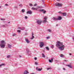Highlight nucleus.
<instances>
[{"instance_id":"10","label":"nucleus","mask_w":74,"mask_h":74,"mask_svg":"<svg viewBox=\"0 0 74 74\" xmlns=\"http://www.w3.org/2000/svg\"><path fill=\"white\" fill-rule=\"evenodd\" d=\"M25 41H26V42H27V43L28 44H29V43H30V41H29V40H28L27 39L25 38Z\"/></svg>"},{"instance_id":"13","label":"nucleus","mask_w":74,"mask_h":74,"mask_svg":"<svg viewBox=\"0 0 74 74\" xmlns=\"http://www.w3.org/2000/svg\"><path fill=\"white\" fill-rule=\"evenodd\" d=\"M52 19L54 21H58V18H56L55 17H53Z\"/></svg>"},{"instance_id":"56","label":"nucleus","mask_w":74,"mask_h":74,"mask_svg":"<svg viewBox=\"0 0 74 74\" xmlns=\"http://www.w3.org/2000/svg\"><path fill=\"white\" fill-rule=\"evenodd\" d=\"M29 52V50L27 51V52Z\"/></svg>"},{"instance_id":"64","label":"nucleus","mask_w":74,"mask_h":74,"mask_svg":"<svg viewBox=\"0 0 74 74\" xmlns=\"http://www.w3.org/2000/svg\"><path fill=\"white\" fill-rule=\"evenodd\" d=\"M0 8H1V6H0Z\"/></svg>"},{"instance_id":"44","label":"nucleus","mask_w":74,"mask_h":74,"mask_svg":"<svg viewBox=\"0 0 74 74\" xmlns=\"http://www.w3.org/2000/svg\"><path fill=\"white\" fill-rule=\"evenodd\" d=\"M42 2H44L45 1V0H42Z\"/></svg>"},{"instance_id":"47","label":"nucleus","mask_w":74,"mask_h":74,"mask_svg":"<svg viewBox=\"0 0 74 74\" xmlns=\"http://www.w3.org/2000/svg\"><path fill=\"white\" fill-rule=\"evenodd\" d=\"M2 27H5V25H2Z\"/></svg>"},{"instance_id":"38","label":"nucleus","mask_w":74,"mask_h":74,"mask_svg":"<svg viewBox=\"0 0 74 74\" xmlns=\"http://www.w3.org/2000/svg\"><path fill=\"white\" fill-rule=\"evenodd\" d=\"M37 3H35V4H34V6H37Z\"/></svg>"},{"instance_id":"53","label":"nucleus","mask_w":74,"mask_h":74,"mask_svg":"<svg viewBox=\"0 0 74 74\" xmlns=\"http://www.w3.org/2000/svg\"><path fill=\"white\" fill-rule=\"evenodd\" d=\"M5 19H3V21H5Z\"/></svg>"},{"instance_id":"25","label":"nucleus","mask_w":74,"mask_h":74,"mask_svg":"<svg viewBox=\"0 0 74 74\" xmlns=\"http://www.w3.org/2000/svg\"><path fill=\"white\" fill-rule=\"evenodd\" d=\"M46 49H47V50H48V51H49V47H46Z\"/></svg>"},{"instance_id":"63","label":"nucleus","mask_w":74,"mask_h":74,"mask_svg":"<svg viewBox=\"0 0 74 74\" xmlns=\"http://www.w3.org/2000/svg\"><path fill=\"white\" fill-rule=\"evenodd\" d=\"M25 35L27 34V33H25Z\"/></svg>"},{"instance_id":"6","label":"nucleus","mask_w":74,"mask_h":74,"mask_svg":"<svg viewBox=\"0 0 74 74\" xmlns=\"http://www.w3.org/2000/svg\"><path fill=\"white\" fill-rule=\"evenodd\" d=\"M41 22H42V21L41 20H38L37 21V23L38 25H41Z\"/></svg>"},{"instance_id":"45","label":"nucleus","mask_w":74,"mask_h":74,"mask_svg":"<svg viewBox=\"0 0 74 74\" xmlns=\"http://www.w3.org/2000/svg\"><path fill=\"white\" fill-rule=\"evenodd\" d=\"M5 5H6V6H8V4H5Z\"/></svg>"},{"instance_id":"52","label":"nucleus","mask_w":74,"mask_h":74,"mask_svg":"<svg viewBox=\"0 0 74 74\" xmlns=\"http://www.w3.org/2000/svg\"><path fill=\"white\" fill-rule=\"evenodd\" d=\"M3 70H7V69H4Z\"/></svg>"},{"instance_id":"37","label":"nucleus","mask_w":74,"mask_h":74,"mask_svg":"<svg viewBox=\"0 0 74 74\" xmlns=\"http://www.w3.org/2000/svg\"><path fill=\"white\" fill-rule=\"evenodd\" d=\"M46 38H47V39H49V36L47 37Z\"/></svg>"},{"instance_id":"18","label":"nucleus","mask_w":74,"mask_h":74,"mask_svg":"<svg viewBox=\"0 0 74 74\" xmlns=\"http://www.w3.org/2000/svg\"><path fill=\"white\" fill-rule=\"evenodd\" d=\"M47 22V21L46 20H44L42 21V23H46Z\"/></svg>"},{"instance_id":"46","label":"nucleus","mask_w":74,"mask_h":74,"mask_svg":"<svg viewBox=\"0 0 74 74\" xmlns=\"http://www.w3.org/2000/svg\"><path fill=\"white\" fill-rule=\"evenodd\" d=\"M0 20H1V21H3V19L2 18H1Z\"/></svg>"},{"instance_id":"17","label":"nucleus","mask_w":74,"mask_h":74,"mask_svg":"<svg viewBox=\"0 0 74 74\" xmlns=\"http://www.w3.org/2000/svg\"><path fill=\"white\" fill-rule=\"evenodd\" d=\"M62 14L63 16H66V15H67V14L66 13H62Z\"/></svg>"},{"instance_id":"22","label":"nucleus","mask_w":74,"mask_h":74,"mask_svg":"<svg viewBox=\"0 0 74 74\" xmlns=\"http://www.w3.org/2000/svg\"><path fill=\"white\" fill-rule=\"evenodd\" d=\"M37 8H40V9H41V8H42L43 7L42 6H38Z\"/></svg>"},{"instance_id":"34","label":"nucleus","mask_w":74,"mask_h":74,"mask_svg":"<svg viewBox=\"0 0 74 74\" xmlns=\"http://www.w3.org/2000/svg\"><path fill=\"white\" fill-rule=\"evenodd\" d=\"M17 32L18 33H20V32H21V30H17Z\"/></svg>"},{"instance_id":"31","label":"nucleus","mask_w":74,"mask_h":74,"mask_svg":"<svg viewBox=\"0 0 74 74\" xmlns=\"http://www.w3.org/2000/svg\"><path fill=\"white\" fill-rule=\"evenodd\" d=\"M35 64L36 65H38V63L37 62H35Z\"/></svg>"},{"instance_id":"43","label":"nucleus","mask_w":74,"mask_h":74,"mask_svg":"<svg viewBox=\"0 0 74 74\" xmlns=\"http://www.w3.org/2000/svg\"><path fill=\"white\" fill-rule=\"evenodd\" d=\"M34 60H37V58L35 57V58H34Z\"/></svg>"},{"instance_id":"28","label":"nucleus","mask_w":74,"mask_h":74,"mask_svg":"<svg viewBox=\"0 0 74 74\" xmlns=\"http://www.w3.org/2000/svg\"><path fill=\"white\" fill-rule=\"evenodd\" d=\"M51 48L53 49L54 48V46L53 45H52V46H51Z\"/></svg>"},{"instance_id":"54","label":"nucleus","mask_w":74,"mask_h":74,"mask_svg":"<svg viewBox=\"0 0 74 74\" xmlns=\"http://www.w3.org/2000/svg\"><path fill=\"white\" fill-rule=\"evenodd\" d=\"M72 54H71V53H69V55H71Z\"/></svg>"},{"instance_id":"39","label":"nucleus","mask_w":74,"mask_h":74,"mask_svg":"<svg viewBox=\"0 0 74 74\" xmlns=\"http://www.w3.org/2000/svg\"><path fill=\"white\" fill-rule=\"evenodd\" d=\"M18 29H20V30L21 29V27H18Z\"/></svg>"},{"instance_id":"15","label":"nucleus","mask_w":74,"mask_h":74,"mask_svg":"<svg viewBox=\"0 0 74 74\" xmlns=\"http://www.w3.org/2000/svg\"><path fill=\"white\" fill-rule=\"evenodd\" d=\"M32 10H35V11H36L37 10V8H34L33 7H32Z\"/></svg>"},{"instance_id":"59","label":"nucleus","mask_w":74,"mask_h":74,"mask_svg":"<svg viewBox=\"0 0 74 74\" xmlns=\"http://www.w3.org/2000/svg\"><path fill=\"white\" fill-rule=\"evenodd\" d=\"M73 40H74V38H73Z\"/></svg>"},{"instance_id":"23","label":"nucleus","mask_w":74,"mask_h":74,"mask_svg":"<svg viewBox=\"0 0 74 74\" xmlns=\"http://www.w3.org/2000/svg\"><path fill=\"white\" fill-rule=\"evenodd\" d=\"M25 11V10L24 9H22V12L24 13Z\"/></svg>"},{"instance_id":"41","label":"nucleus","mask_w":74,"mask_h":74,"mask_svg":"<svg viewBox=\"0 0 74 74\" xmlns=\"http://www.w3.org/2000/svg\"><path fill=\"white\" fill-rule=\"evenodd\" d=\"M50 68H48L47 69V70H49V69H50Z\"/></svg>"},{"instance_id":"1","label":"nucleus","mask_w":74,"mask_h":74,"mask_svg":"<svg viewBox=\"0 0 74 74\" xmlns=\"http://www.w3.org/2000/svg\"><path fill=\"white\" fill-rule=\"evenodd\" d=\"M56 46L57 47H58V48L61 51L64 50L65 46L63 45V42H61L60 41H57L56 42Z\"/></svg>"},{"instance_id":"40","label":"nucleus","mask_w":74,"mask_h":74,"mask_svg":"<svg viewBox=\"0 0 74 74\" xmlns=\"http://www.w3.org/2000/svg\"><path fill=\"white\" fill-rule=\"evenodd\" d=\"M18 29H20V30L21 29V27H18Z\"/></svg>"},{"instance_id":"33","label":"nucleus","mask_w":74,"mask_h":74,"mask_svg":"<svg viewBox=\"0 0 74 74\" xmlns=\"http://www.w3.org/2000/svg\"><path fill=\"white\" fill-rule=\"evenodd\" d=\"M47 19V17H45L44 18V19L45 20V19Z\"/></svg>"},{"instance_id":"61","label":"nucleus","mask_w":74,"mask_h":74,"mask_svg":"<svg viewBox=\"0 0 74 74\" xmlns=\"http://www.w3.org/2000/svg\"><path fill=\"white\" fill-rule=\"evenodd\" d=\"M20 56V57H22V56Z\"/></svg>"},{"instance_id":"50","label":"nucleus","mask_w":74,"mask_h":74,"mask_svg":"<svg viewBox=\"0 0 74 74\" xmlns=\"http://www.w3.org/2000/svg\"><path fill=\"white\" fill-rule=\"evenodd\" d=\"M19 5L20 7H21V6H22V5H21V4Z\"/></svg>"},{"instance_id":"20","label":"nucleus","mask_w":74,"mask_h":74,"mask_svg":"<svg viewBox=\"0 0 74 74\" xmlns=\"http://www.w3.org/2000/svg\"><path fill=\"white\" fill-rule=\"evenodd\" d=\"M25 28L24 27H23L22 28L21 27V30H25Z\"/></svg>"},{"instance_id":"11","label":"nucleus","mask_w":74,"mask_h":74,"mask_svg":"<svg viewBox=\"0 0 74 74\" xmlns=\"http://www.w3.org/2000/svg\"><path fill=\"white\" fill-rule=\"evenodd\" d=\"M8 48H11V47H12V45H11V44H8Z\"/></svg>"},{"instance_id":"60","label":"nucleus","mask_w":74,"mask_h":74,"mask_svg":"<svg viewBox=\"0 0 74 74\" xmlns=\"http://www.w3.org/2000/svg\"><path fill=\"white\" fill-rule=\"evenodd\" d=\"M58 62H59L58 61H57V63H58Z\"/></svg>"},{"instance_id":"12","label":"nucleus","mask_w":74,"mask_h":74,"mask_svg":"<svg viewBox=\"0 0 74 74\" xmlns=\"http://www.w3.org/2000/svg\"><path fill=\"white\" fill-rule=\"evenodd\" d=\"M66 66H68V67H69L70 68H71V69H72L73 67L70 65L69 64H66Z\"/></svg>"},{"instance_id":"2","label":"nucleus","mask_w":74,"mask_h":74,"mask_svg":"<svg viewBox=\"0 0 74 74\" xmlns=\"http://www.w3.org/2000/svg\"><path fill=\"white\" fill-rule=\"evenodd\" d=\"M1 44H0V46L1 48H4L5 46V44L6 43L5 42L4 40H2L1 41Z\"/></svg>"},{"instance_id":"9","label":"nucleus","mask_w":74,"mask_h":74,"mask_svg":"<svg viewBox=\"0 0 74 74\" xmlns=\"http://www.w3.org/2000/svg\"><path fill=\"white\" fill-rule=\"evenodd\" d=\"M57 19L58 20H61L62 19V17L60 16H58Z\"/></svg>"},{"instance_id":"7","label":"nucleus","mask_w":74,"mask_h":74,"mask_svg":"<svg viewBox=\"0 0 74 74\" xmlns=\"http://www.w3.org/2000/svg\"><path fill=\"white\" fill-rule=\"evenodd\" d=\"M27 14H32V12L31 11H28L27 12Z\"/></svg>"},{"instance_id":"27","label":"nucleus","mask_w":74,"mask_h":74,"mask_svg":"<svg viewBox=\"0 0 74 74\" xmlns=\"http://www.w3.org/2000/svg\"><path fill=\"white\" fill-rule=\"evenodd\" d=\"M68 60H64L63 61V62H68Z\"/></svg>"},{"instance_id":"16","label":"nucleus","mask_w":74,"mask_h":74,"mask_svg":"<svg viewBox=\"0 0 74 74\" xmlns=\"http://www.w3.org/2000/svg\"><path fill=\"white\" fill-rule=\"evenodd\" d=\"M28 73H29V72L27 71H25L24 72V74H27Z\"/></svg>"},{"instance_id":"29","label":"nucleus","mask_w":74,"mask_h":74,"mask_svg":"<svg viewBox=\"0 0 74 74\" xmlns=\"http://www.w3.org/2000/svg\"><path fill=\"white\" fill-rule=\"evenodd\" d=\"M63 56H64L63 55V54H61L60 55V56L61 58H62V57H63Z\"/></svg>"},{"instance_id":"4","label":"nucleus","mask_w":74,"mask_h":74,"mask_svg":"<svg viewBox=\"0 0 74 74\" xmlns=\"http://www.w3.org/2000/svg\"><path fill=\"white\" fill-rule=\"evenodd\" d=\"M44 45V43L43 42H41L40 43V48H42Z\"/></svg>"},{"instance_id":"8","label":"nucleus","mask_w":74,"mask_h":74,"mask_svg":"<svg viewBox=\"0 0 74 74\" xmlns=\"http://www.w3.org/2000/svg\"><path fill=\"white\" fill-rule=\"evenodd\" d=\"M36 70H37V71H41L42 70V68H38V67L36 68Z\"/></svg>"},{"instance_id":"36","label":"nucleus","mask_w":74,"mask_h":74,"mask_svg":"<svg viewBox=\"0 0 74 74\" xmlns=\"http://www.w3.org/2000/svg\"><path fill=\"white\" fill-rule=\"evenodd\" d=\"M16 36V34H14L13 35H12V36Z\"/></svg>"},{"instance_id":"21","label":"nucleus","mask_w":74,"mask_h":74,"mask_svg":"<svg viewBox=\"0 0 74 74\" xmlns=\"http://www.w3.org/2000/svg\"><path fill=\"white\" fill-rule=\"evenodd\" d=\"M42 56L43 58H45V56L44 54V53H42Z\"/></svg>"},{"instance_id":"14","label":"nucleus","mask_w":74,"mask_h":74,"mask_svg":"<svg viewBox=\"0 0 74 74\" xmlns=\"http://www.w3.org/2000/svg\"><path fill=\"white\" fill-rule=\"evenodd\" d=\"M33 35H34V33H33V32H32V38H31V40H33V38H34V36H33Z\"/></svg>"},{"instance_id":"30","label":"nucleus","mask_w":74,"mask_h":74,"mask_svg":"<svg viewBox=\"0 0 74 74\" xmlns=\"http://www.w3.org/2000/svg\"><path fill=\"white\" fill-rule=\"evenodd\" d=\"M49 62H50V63L52 62V61H51V60H50V59H49Z\"/></svg>"},{"instance_id":"42","label":"nucleus","mask_w":74,"mask_h":74,"mask_svg":"<svg viewBox=\"0 0 74 74\" xmlns=\"http://www.w3.org/2000/svg\"><path fill=\"white\" fill-rule=\"evenodd\" d=\"M14 8H18V7H17V6H15Z\"/></svg>"},{"instance_id":"49","label":"nucleus","mask_w":74,"mask_h":74,"mask_svg":"<svg viewBox=\"0 0 74 74\" xmlns=\"http://www.w3.org/2000/svg\"><path fill=\"white\" fill-rule=\"evenodd\" d=\"M51 60L52 61H53V58H51Z\"/></svg>"},{"instance_id":"3","label":"nucleus","mask_w":74,"mask_h":74,"mask_svg":"<svg viewBox=\"0 0 74 74\" xmlns=\"http://www.w3.org/2000/svg\"><path fill=\"white\" fill-rule=\"evenodd\" d=\"M55 5L56 6H57V7H62V4L59 3H56Z\"/></svg>"},{"instance_id":"5","label":"nucleus","mask_w":74,"mask_h":74,"mask_svg":"<svg viewBox=\"0 0 74 74\" xmlns=\"http://www.w3.org/2000/svg\"><path fill=\"white\" fill-rule=\"evenodd\" d=\"M40 12H42L44 14H45V13L47 12V11L46 10H45L44 9H40L39 10Z\"/></svg>"},{"instance_id":"35","label":"nucleus","mask_w":74,"mask_h":74,"mask_svg":"<svg viewBox=\"0 0 74 74\" xmlns=\"http://www.w3.org/2000/svg\"><path fill=\"white\" fill-rule=\"evenodd\" d=\"M25 19H27V16H25Z\"/></svg>"},{"instance_id":"55","label":"nucleus","mask_w":74,"mask_h":74,"mask_svg":"<svg viewBox=\"0 0 74 74\" xmlns=\"http://www.w3.org/2000/svg\"><path fill=\"white\" fill-rule=\"evenodd\" d=\"M57 1H60V0H57Z\"/></svg>"},{"instance_id":"26","label":"nucleus","mask_w":74,"mask_h":74,"mask_svg":"<svg viewBox=\"0 0 74 74\" xmlns=\"http://www.w3.org/2000/svg\"><path fill=\"white\" fill-rule=\"evenodd\" d=\"M29 5V6H30L31 7H32L33 6V4H30Z\"/></svg>"},{"instance_id":"58","label":"nucleus","mask_w":74,"mask_h":74,"mask_svg":"<svg viewBox=\"0 0 74 74\" xmlns=\"http://www.w3.org/2000/svg\"><path fill=\"white\" fill-rule=\"evenodd\" d=\"M43 51L44 52H45V50H43Z\"/></svg>"},{"instance_id":"51","label":"nucleus","mask_w":74,"mask_h":74,"mask_svg":"<svg viewBox=\"0 0 74 74\" xmlns=\"http://www.w3.org/2000/svg\"><path fill=\"white\" fill-rule=\"evenodd\" d=\"M63 70H66V69H65V68H63Z\"/></svg>"},{"instance_id":"24","label":"nucleus","mask_w":74,"mask_h":74,"mask_svg":"<svg viewBox=\"0 0 74 74\" xmlns=\"http://www.w3.org/2000/svg\"><path fill=\"white\" fill-rule=\"evenodd\" d=\"M10 57H11V56H10V55H8L7 56V58H10Z\"/></svg>"},{"instance_id":"19","label":"nucleus","mask_w":74,"mask_h":74,"mask_svg":"<svg viewBox=\"0 0 74 74\" xmlns=\"http://www.w3.org/2000/svg\"><path fill=\"white\" fill-rule=\"evenodd\" d=\"M5 64H0V67H1V66H5Z\"/></svg>"},{"instance_id":"32","label":"nucleus","mask_w":74,"mask_h":74,"mask_svg":"<svg viewBox=\"0 0 74 74\" xmlns=\"http://www.w3.org/2000/svg\"><path fill=\"white\" fill-rule=\"evenodd\" d=\"M48 31L49 32H51V30L50 29H49L48 30Z\"/></svg>"},{"instance_id":"62","label":"nucleus","mask_w":74,"mask_h":74,"mask_svg":"<svg viewBox=\"0 0 74 74\" xmlns=\"http://www.w3.org/2000/svg\"><path fill=\"white\" fill-rule=\"evenodd\" d=\"M10 22H8V23H10Z\"/></svg>"},{"instance_id":"57","label":"nucleus","mask_w":74,"mask_h":74,"mask_svg":"<svg viewBox=\"0 0 74 74\" xmlns=\"http://www.w3.org/2000/svg\"><path fill=\"white\" fill-rule=\"evenodd\" d=\"M31 74H34V73H31Z\"/></svg>"},{"instance_id":"48","label":"nucleus","mask_w":74,"mask_h":74,"mask_svg":"<svg viewBox=\"0 0 74 74\" xmlns=\"http://www.w3.org/2000/svg\"><path fill=\"white\" fill-rule=\"evenodd\" d=\"M59 12V14H62V12Z\"/></svg>"}]
</instances>
